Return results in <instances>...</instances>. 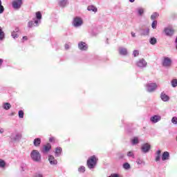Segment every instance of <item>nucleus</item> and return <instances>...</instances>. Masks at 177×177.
<instances>
[{"label": "nucleus", "mask_w": 177, "mask_h": 177, "mask_svg": "<svg viewBox=\"0 0 177 177\" xmlns=\"http://www.w3.org/2000/svg\"><path fill=\"white\" fill-rule=\"evenodd\" d=\"M97 162V159L96 158V156H93L88 159L87 166L90 169H92L95 168Z\"/></svg>", "instance_id": "f257e3e1"}, {"label": "nucleus", "mask_w": 177, "mask_h": 177, "mask_svg": "<svg viewBox=\"0 0 177 177\" xmlns=\"http://www.w3.org/2000/svg\"><path fill=\"white\" fill-rule=\"evenodd\" d=\"M30 157L33 161L39 162L41 161V153L37 150L32 151L30 153Z\"/></svg>", "instance_id": "f03ea898"}, {"label": "nucleus", "mask_w": 177, "mask_h": 177, "mask_svg": "<svg viewBox=\"0 0 177 177\" xmlns=\"http://www.w3.org/2000/svg\"><path fill=\"white\" fill-rule=\"evenodd\" d=\"M12 4L14 9H20L23 5V0H13Z\"/></svg>", "instance_id": "7ed1b4c3"}, {"label": "nucleus", "mask_w": 177, "mask_h": 177, "mask_svg": "<svg viewBox=\"0 0 177 177\" xmlns=\"http://www.w3.org/2000/svg\"><path fill=\"white\" fill-rule=\"evenodd\" d=\"M83 23L84 22L82 21V19H81L80 17H76L73 19V24L75 27H80V26H82Z\"/></svg>", "instance_id": "20e7f679"}, {"label": "nucleus", "mask_w": 177, "mask_h": 177, "mask_svg": "<svg viewBox=\"0 0 177 177\" xmlns=\"http://www.w3.org/2000/svg\"><path fill=\"white\" fill-rule=\"evenodd\" d=\"M172 64V60L169 57H165L162 62V66L164 67H171Z\"/></svg>", "instance_id": "39448f33"}, {"label": "nucleus", "mask_w": 177, "mask_h": 177, "mask_svg": "<svg viewBox=\"0 0 177 177\" xmlns=\"http://www.w3.org/2000/svg\"><path fill=\"white\" fill-rule=\"evenodd\" d=\"M136 66L140 68H143V67H146V66H147V62H146L145 59H141L136 62Z\"/></svg>", "instance_id": "423d86ee"}, {"label": "nucleus", "mask_w": 177, "mask_h": 177, "mask_svg": "<svg viewBox=\"0 0 177 177\" xmlns=\"http://www.w3.org/2000/svg\"><path fill=\"white\" fill-rule=\"evenodd\" d=\"M148 92H153L157 88V84L155 83H150L147 85Z\"/></svg>", "instance_id": "0eeeda50"}, {"label": "nucleus", "mask_w": 177, "mask_h": 177, "mask_svg": "<svg viewBox=\"0 0 177 177\" xmlns=\"http://www.w3.org/2000/svg\"><path fill=\"white\" fill-rule=\"evenodd\" d=\"M164 32H165V35L168 37H172L175 32V30L172 28H166L164 29Z\"/></svg>", "instance_id": "6e6552de"}, {"label": "nucleus", "mask_w": 177, "mask_h": 177, "mask_svg": "<svg viewBox=\"0 0 177 177\" xmlns=\"http://www.w3.org/2000/svg\"><path fill=\"white\" fill-rule=\"evenodd\" d=\"M160 120H161V116L160 115H153L150 118V121H151V122H153V124H156Z\"/></svg>", "instance_id": "1a4fd4ad"}, {"label": "nucleus", "mask_w": 177, "mask_h": 177, "mask_svg": "<svg viewBox=\"0 0 177 177\" xmlns=\"http://www.w3.org/2000/svg\"><path fill=\"white\" fill-rule=\"evenodd\" d=\"M50 149H52V145L49 143H47L46 145H44L42 152L48 153Z\"/></svg>", "instance_id": "9d476101"}, {"label": "nucleus", "mask_w": 177, "mask_h": 177, "mask_svg": "<svg viewBox=\"0 0 177 177\" xmlns=\"http://www.w3.org/2000/svg\"><path fill=\"white\" fill-rule=\"evenodd\" d=\"M79 48L80 50H86L88 49V46H86V43L84 41H81L78 44Z\"/></svg>", "instance_id": "9b49d317"}, {"label": "nucleus", "mask_w": 177, "mask_h": 177, "mask_svg": "<svg viewBox=\"0 0 177 177\" xmlns=\"http://www.w3.org/2000/svg\"><path fill=\"white\" fill-rule=\"evenodd\" d=\"M48 161L51 165H56L57 164V160L55 159V157L52 155L48 156Z\"/></svg>", "instance_id": "f8f14e48"}, {"label": "nucleus", "mask_w": 177, "mask_h": 177, "mask_svg": "<svg viewBox=\"0 0 177 177\" xmlns=\"http://www.w3.org/2000/svg\"><path fill=\"white\" fill-rule=\"evenodd\" d=\"M150 145H149L148 143L144 144L142 147V151L144 153H147V151H149V150H150Z\"/></svg>", "instance_id": "ddd939ff"}, {"label": "nucleus", "mask_w": 177, "mask_h": 177, "mask_svg": "<svg viewBox=\"0 0 177 177\" xmlns=\"http://www.w3.org/2000/svg\"><path fill=\"white\" fill-rule=\"evenodd\" d=\"M166 160H169V152L165 151L162 155V160L166 161Z\"/></svg>", "instance_id": "4468645a"}, {"label": "nucleus", "mask_w": 177, "mask_h": 177, "mask_svg": "<svg viewBox=\"0 0 177 177\" xmlns=\"http://www.w3.org/2000/svg\"><path fill=\"white\" fill-rule=\"evenodd\" d=\"M67 3H68L67 2V0H59L58 1V5L59 6H61L62 8H64L66 6V5H67Z\"/></svg>", "instance_id": "2eb2a0df"}, {"label": "nucleus", "mask_w": 177, "mask_h": 177, "mask_svg": "<svg viewBox=\"0 0 177 177\" xmlns=\"http://www.w3.org/2000/svg\"><path fill=\"white\" fill-rule=\"evenodd\" d=\"M33 145L35 147H39L41 145V138H35L33 141Z\"/></svg>", "instance_id": "dca6fc26"}, {"label": "nucleus", "mask_w": 177, "mask_h": 177, "mask_svg": "<svg viewBox=\"0 0 177 177\" xmlns=\"http://www.w3.org/2000/svg\"><path fill=\"white\" fill-rule=\"evenodd\" d=\"M119 53L120 55H128V51L127 50V48H120L119 49Z\"/></svg>", "instance_id": "f3484780"}, {"label": "nucleus", "mask_w": 177, "mask_h": 177, "mask_svg": "<svg viewBox=\"0 0 177 177\" xmlns=\"http://www.w3.org/2000/svg\"><path fill=\"white\" fill-rule=\"evenodd\" d=\"M160 97L162 100H163V102H168V100H169V96L167 95L165 93H162Z\"/></svg>", "instance_id": "a211bd4d"}, {"label": "nucleus", "mask_w": 177, "mask_h": 177, "mask_svg": "<svg viewBox=\"0 0 177 177\" xmlns=\"http://www.w3.org/2000/svg\"><path fill=\"white\" fill-rule=\"evenodd\" d=\"M87 10H88L89 12H95V13H96V12H97V8L93 6H89L87 8Z\"/></svg>", "instance_id": "6ab92c4d"}, {"label": "nucleus", "mask_w": 177, "mask_h": 177, "mask_svg": "<svg viewBox=\"0 0 177 177\" xmlns=\"http://www.w3.org/2000/svg\"><path fill=\"white\" fill-rule=\"evenodd\" d=\"M10 107H12V105H10V104L8 102H5L3 105L4 110H9Z\"/></svg>", "instance_id": "aec40b11"}, {"label": "nucleus", "mask_w": 177, "mask_h": 177, "mask_svg": "<svg viewBox=\"0 0 177 177\" xmlns=\"http://www.w3.org/2000/svg\"><path fill=\"white\" fill-rule=\"evenodd\" d=\"M5 38V32L2 30V28L0 26V41H2Z\"/></svg>", "instance_id": "412c9836"}, {"label": "nucleus", "mask_w": 177, "mask_h": 177, "mask_svg": "<svg viewBox=\"0 0 177 177\" xmlns=\"http://www.w3.org/2000/svg\"><path fill=\"white\" fill-rule=\"evenodd\" d=\"M62 147H57L55 149V154L57 156H60V154H62Z\"/></svg>", "instance_id": "4be33fe9"}, {"label": "nucleus", "mask_w": 177, "mask_h": 177, "mask_svg": "<svg viewBox=\"0 0 177 177\" xmlns=\"http://www.w3.org/2000/svg\"><path fill=\"white\" fill-rule=\"evenodd\" d=\"M6 166V162H5V160L0 159V168H5Z\"/></svg>", "instance_id": "5701e85b"}, {"label": "nucleus", "mask_w": 177, "mask_h": 177, "mask_svg": "<svg viewBox=\"0 0 177 177\" xmlns=\"http://www.w3.org/2000/svg\"><path fill=\"white\" fill-rule=\"evenodd\" d=\"M132 145H138L139 143V139L138 137H135L133 140H131Z\"/></svg>", "instance_id": "b1692460"}, {"label": "nucleus", "mask_w": 177, "mask_h": 177, "mask_svg": "<svg viewBox=\"0 0 177 177\" xmlns=\"http://www.w3.org/2000/svg\"><path fill=\"white\" fill-rule=\"evenodd\" d=\"M150 44L151 45H156V44H157V39L154 38V37H152L150 39Z\"/></svg>", "instance_id": "393cba45"}, {"label": "nucleus", "mask_w": 177, "mask_h": 177, "mask_svg": "<svg viewBox=\"0 0 177 177\" xmlns=\"http://www.w3.org/2000/svg\"><path fill=\"white\" fill-rule=\"evenodd\" d=\"M36 18L38 20H41V19H42V14H41V12H36Z\"/></svg>", "instance_id": "a878e982"}, {"label": "nucleus", "mask_w": 177, "mask_h": 177, "mask_svg": "<svg viewBox=\"0 0 177 177\" xmlns=\"http://www.w3.org/2000/svg\"><path fill=\"white\" fill-rule=\"evenodd\" d=\"M21 133H17L14 138V140H20L21 139Z\"/></svg>", "instance_id": "bb28decb"}, {"label": "nucleus", "mask_w": 177, "mask_h": 177, "mask_svg": "<svg viewBox=\"0 0 177 177\" xmlns=\"http://www.w3.org/2000/svg\"><path fill=\"white\" fill-rule=\"evenodd\" d=\"M123 168H124V169H129V168H131V165H129L128 162H125L123 165Z\"/></svg>", "instance_id": "cd10ccee"}, {"label": "nucleus", "mask_w": 177, "mask_h": 177, "mask_svg": "<svg viewBox=\"0 0 177 177\" xmlns=\"http://www.w3.org/2000/svg\"><path fill=\"white\" fill-rule=\"evenodd\" d=\"M157 17H158V14L157 12L153 13V14L151 16V20H155V19H157Z\"/></svg>", "instance_id": "c85d7f7f"}, {"label": "nucleus", "mask_w": 177, "mask_h": 177, "mask_svg": "<svg viewBox=\"0 0 177 177\" xmlns=\"http://www.w3.org/2000/svg\"><path fill=\"white\" fill-rule=\"evenodd\" d=\"M171 85L173 86V88H176V86H177V80L174 79L171 81Z\"/></svg>", "instance_id": "c756f323"}, {"label": "nucleus", "mask_w": 177, "mask_h": 177, "mask_svg": "<svg viewBox=\"0 0 177 177\" xmlns=\"http://www.w3.org/2000/svg\"><path fill=\"white\" fill-rule=\"evenodd\" d=\"M4 10L5 8H3V6H2V1L0 0V14L4 12Z\"/></svg>", "instance_id": "7c9ffc66"}, {"label": "nucleus", "mask_w": 177, "mask_h": 177, "mask_svg": "<svg viewBox=\"0 0 177 177\" xmlns=\"http://www.w3.org/2000/svg\"><path fill=\"white\" fill-rule=\"evenodd\" d=\"M19 118H24V112L23 111H19Z\"/></svg>", "instance_id": "2f4dec72"}, {"label": "nucleus", "mask_w": 177, "mask_h": 177, "mask_svg": "<svg viewBox=\"0 0 177 177\" xmlns=\"http://www.w3.org/2000/svg\"><path fill=\"white\" fill-rule=\"evenodd\" d=\"M151 27L153 29L157 28V21H153L151 24Z\"/></svg>", "instance_id": "473e14b6"}, {"label": "nucleus", "mask_w": 177, "mask_h": 177, "mask_svg": "<svg viewBox=\"0 0 177 177\" xmlns=\"http://www.w3.org/2000/svg\"><path fill=\"white\" fill-rule=\"evenodd\" d=\"M133 55L134 57L139 56V50H134L133 52Z\"/></svg>", "instance_id": "72a5a7b5"}, {"label": "nucleus", "mask_w": 177, "mask_h": 177, "mask_svg": "<svg viewBox=\"0 0 177 177\" xmlns=\"http://www.w3.org/2000/svg\"><path fill=\"white\" fill-rule=\"evenodd\" d=\"M79 172L84 173L85 171V167L82 166L78 169Z\"/></svg>", "instance_id": "f704fd0d"}, {"label": "nucleus", "mask_w": 177, "mask_h": 177, "mask_svg": "<svg viewBox=\"0 0 177 177\" xmlns=\"http://www.w3.org/2000/svg\"><path fill=\"white\" fill-rule=\"evenodd\" d=\"M12 37L13 38H17L19 37V35H17V32H16V31H13L12 32Z\"/></svg>", "instance_id": "c9c22d12"}, {"label": "nucleus", "mask_w": 177, "mask_h": 177, "mask_svg": "<svg viewBox=\"0 0 177 177\" xmlns=\"http://www.w3.org/2000/svg\"><path fill=\"white\" fill-rule=\"evenodd\" d=\"M143 13H145V10L142 8L138 9V14L140 15V16H142Z\"/></svg>", "instance_id": "e433bc0d"}, {"label": "nucleus", "mask_w": 177, "mask_h": 177, "mask_svg": "<svg viewBox=\"0 0 177 177\" xmlns=\"http://www.w3.org/2000/svg\"><path fill=\"white\" fill-rule=\"evenodd\" d=\"M171 122H172L173 124H177V118H176V117L172 118V119H171Z\"/></svg>", "instance_id": "4c0bfd02"}, {"label": "nucleus", "mask_w": 177, "mask_h": 177, "mask_svg": "<svg viewBox=\"0 0 177 177\" xmlns=\"http://www.w3.org/2000/svg\"><path fill=\"white\" fill-rule=\"evenodd\" d=\"M28 26L30 28L34 26V22H32V21H29Z\"/></svg>", "instance_id": "58836bf2"}, {"label": "nucleus", "mask_w": 177, "mask_h": 177, "mask_svg": "<svg viewBox=\"0 0 177 177\" xmlns=\"http://www.w3.org/2000/svg\"><path fill=\"white\" fill-rule=\"evenodd\" d=\"M127 156H128V157H133V152H132V151H129V152L127 153Z\"/></svg>", "instance_id": "ea45409f"}, {"label": "nucleus", "mask_w": 177, "mask_h": 177, "mask_svg": "<svg viewBox=\"0 0 177 177\" xmlns=\"http://www.w3.org/2000/svg\"><path fill=\"white\" fill-rule=\"evenodd\" d=\"M49 142H51L55 143V138H53V137L50 138L49 139Z\"/></svg>", "instance_id": "a19ab883"}, {"label": "nucleus", "mask_w": 177, "mask_h": 177, "mask_svg": "<svg viewBox=\"0 0 177 177\" xmlns=\"http://www.w3.org/2000/svg\"><path fill=\"white\" fill-rule=\"evenodd\" d=\"M160 156L158 155L156 158V161H160Z\"/></svg>", "instance_id": "79ce46f5"}, {"label": "nucleus", "mask_w": 177, "mask_h": 177, "mask_svg": "<svg viewBox=\"0 0 177 177\" xmlns=\"http://www.w3.org/2000/svg\"><path fill=\"white\" fill-rule=\"evenodd\" d=\"M42 174H36L35 177H42Z\"/></svg>", "instance_id": "37998d69"}, {"label": "nucleus", "mask_w": 177, "mask_h": 177, "mask_svg": "<svg viewBox=\"0 0 177 177\" xmlns=\"http://www.w3.org/2000/svg\"><path fill=\"white\" fill-rule=\"evenodd\" d=\"M28 39V37L27 36L23 37V41H27Z\"/></svg>", "instance_id": "c03bdc74"}, {"label": "nucleus", "mask_w": 177, "mask_h": 177, "mask_svg": "<svg viewBox=\"0 0 177 177\" xmlns=\"http://www.w3.org/2000/svg\"><path fill=\"white\" fill-rule=\"evenodd\" d=\"M2 63H3V59H0V67L2 66Z\"/></svg>", "instance_id": "a18cd8bd"}, {"label": "nucleus", "mask_w": 177, "mask_h": 177, "mask_svg": "<svg viewBox=\"0 0 177 177\" xmlns=\"http://www.w3.org/2000/svg\"><path fill=\"white\" fill-rule=\"evenodd\" d=\"M157 154H158V156H161V151H160V150H158V151H157Z\"/></svg>", "instance_id": "49530a36"}, {"label": "nucleus", "mask_w": 177, "mask_h": 177, "mask_svg": "<svg viewBox=\"0 0 177 177\" xmlns=\"http://www.w3.org/2000/svg\"><path fill=\"white\" fill-rule=\"evenodd\" d=\"M70 48V46H68V44H65V49H68Z\"/></svg>", "instance_id": "de8ad7c7"}, {"label": "nucleus", "mask_w": 177, "mask_h": 177, "mask_svg": "<svg viewBox=\"0 0 177 177\" xmlns=\"http://www.w3.org/2000/svg\"><path fill=\"white\" fill-rule=\"evenodd\" d=\"M131 36H132L133 37H136V35H135V32H131Z\"/></svg>", "instance_id": "09e8293b"}, {"label": "nucleus", "mask_w": 177, "mask_h": 177, "mask_svg": "<svg viewBox=\"0 0 177 177\" xmlns=\"http://www.w3.org/2000/svg\"><path fill=\"white\" fill-rule=\"evenodd\" d=\"M14 31H15V32H19V28H15V30Z\"/></svg>", "instance_id": "8fccbe9b"}, {"label": "nucleus", "mask_w": 177, "mask_h": 177, "mask_svg": "<svg viewBox=\"0 0 177 177\" xmlns=\"http://www.w3.org/2000/svg\"><path fill=\"white\" fill-rule=\"evenodd\" d=\"M35 23L36 26H38V20H35Z\"/></svg>", "instance_id": "3c124183"}, {"label": "nucleus", "mask_w": 177, "mask_h": 177, "mask_svg": "<svg viewBox=\"0 0 177 177\" xmlns=\"http://www.w3.org/2000/svg\"><path fill=\"white\" fill-rule=\"evenodd\" d=\"M0 133H3V129H0Z\"/></svg>", "instance_id": "603ef678"}, {"label": "nucleus", "mask_w": 177, "mask_h": 177, "mask_svg": "<svg viewBox=\"0 0 177 177\" xmlns=\"http://www.w3.org/2000/svg\"><path fill=\"white\" fill-rule=\"evenodd\" d=\"M120 158H124V155H122Z\"/></svg>", "instance_id": "864d4df0"}, {"label": "nucleus", "mask_w": 177, "mask_h": 177, "mask_svg": "<svg viewBox=\"0 0 177 177\" xmlns=\"http://www.w3.org/2000/svg\"><path fill=\"white\" fill-rule=\"evenodd\" d=\"M130 2H135V0H129Z\"/></svg>", "instance_id": "5fc2aeb1"}, {"label": "nucleus", "mask_w": 177, "mask_h": 177, "mask_svg": "<svg viewBox=\"0 0 177 177\" xmlns=\"http://www.w3.org/2000/svg\"><path fill=\"white\" fill-rule=\"evenodd\" d=\"M147 34H149V30H147Z\"/></svg>", "instance_id": "6e6d98bb"}, {"label": "nucleus", "mask_w": 177, "mask_h": 177, "mask_svg": "<svg viewBox=\"0 0 177 177\" xmlns=\"http://www.w3.org/2000/svg\"><path fill=\"white\" fill-rule=\"evenodd\" d=\"M176 50H177V43H176Z\"/></svg>", "instance_id": "4d7b16f0"}]
</instances>
